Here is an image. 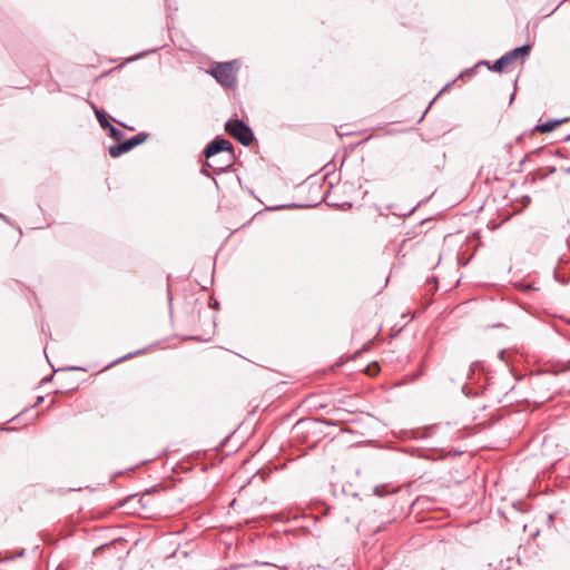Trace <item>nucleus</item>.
<instances>
[{"instance_id": "423d86ee", "label": "nucleus", "mask_w": 570, "mask_h": 570, "mask_svg": "<svg viewBox=\"0 0 570 570\" xmlns=\"http://www.w3.org/2000/svg\"><path fill=\"white\" fill-rule=\"evenodd\" d=\"M564 120H551V121H547V122H543V124H539L535 127V130L541 132V134H547V132H550V131L554 130Z\"/></svg>"}, {"instance_id": "7ed1b4c3", "label": "nucleus", "mask_w": 570, "mask_h": 570, "mask_svg": "<svg viewBox=\"0 0 570 570\" xmlns=\"http://www.w3.org/2000/svg\"><path fill=\"white\" fill-rule=\"evenodd\" d=\"M225 130L244 146L250 145L254 139L250 128L237 119L228 120L225 125Z\"/></svg>"}, {"instance_id": "9b49d317", "label": "nucleus", "mask_w": 570, "mask_h": 570, "mask_svg": "<svg viewBox=\"0 0 570 570\" xmlns=\"http://www.w3.org/2000/svg\"><path fill=\"white\" fill-rule=\"evenodd\" d=\"M374 493L379 497H383L387 493V491H385L383 485H380L374 489Z\"/></svg>"}, {"instance_id": "f03ea898", "label": "nucleus", "mask_w": 570, "mask_h": 570, "mask_svg": "<svg viewBox=\"0 0 570 570\" xmlns=\"http://www.w3.org/2000/svg\"><path fill=\"white\" fill-rule=\"evenodd\" d=\"M212 76L223 86L232 87L236 82L234 61L219 62L212 67Z\"/></svg>"}, {"instance_id": "6e6552de", "label": "nucleus", "mask_w": 570, "mask_h": 570, "mask_svg": "<svg viewBox=\"0 0 570 570\" xmlns=\"http://www.w3.org/2000/svg\"><path fill=\"white\" fill-rule=\"evenodd\" d=\"M509 65H507L505 60H503V58L501 57L500 59H498L493 67H492V70L497 71V72H501L503 71Z\"/></svg>"}, {"instance_id": "ddd939ff", "label": "nucleus", "mask_w": 570, "mask_h": 570, "mask_svg": "<svg viewBox=\"0 0 570 570\" xmlns=\"http://www.w3.org/2000/svg\"><path fill=\"white\" fill-rule=\"evenodd\" d=\"M567 171L570 173V168Z\"/></svg>"}, {"instance_id": "20e7f679", "label": "nucleus", "mask_w": 570, "mask_h": 570, "mask_svg": "<svg viewBox=\"0 0 570 570\" xmlns=\"http://www.w3.org/2000/svg\"><path fill=\"white\" fill-rule=\"evenodd\" d=\"M146 140V135L144 134H138L136 135L135 137L119 144V145H116V146H111L109 148V155L114 158H117L119 157L120 155L129 151L130 149H132L134 147L140 145L141 142H144Z\"/></svg>"}, {"instance_id": "0eeeda50", "label": "nucleus", "mask_w": 570, "mask_h": 570, "mask_svg": "<svg viewBox=\"0 0 570 570\" xmlns=\"http://www.w3.org/2000/svg\"><path fill=\"white\" fill-rule=\"evenodd\" d=\"M95 112H96V117H97V119H98V121H99L100 126H101L104 129H107V128L110 126V122L107 120V118H106V116H105L104 111H101V110H98V109H97Z\"/></svg>"}, {"instance_id": "39448f33", "label": "nucleus", "mask_w": 570, "mask_h": 570, "mask_svg": "<svg viewBox=\"0 0 570 570\" xmlns=\"http://www.w3.org/2000/svg\"><path fill=\"white\" fill-rule=\"evenodd\" d=\"M531 48L528 45L521 46L511 50L510 52L502 56L503 60H505L507 65H512L517 59L524 58L529 55Z\"/></svg>"}, {"instance_id": "9d476101", "label": "nucleus", "mask_w": 570, "mask_h": 570, "mask_svg": "<svg viewBox=\"0 0 570 570\" xmlns=\"http://www.w3.org/2000/svg\"><path fill=\"white\" fill-rule=\"evenodd\" d=\"M332 190L327 191L325 195H323V203H325L328 206H336L334 202L331 199Z\"/></svg>"}, {"instance_id": "1a4fd4ad", "label": "nucleus", "mask_w": 570, "mask_h": 570, "mask_svg": "<svg viewBox=\"0 0 570 570\" xmlns=\"http://www.w3.org/2000/svg\"><path fill=\"white\" fill-rule=\"evenodd\" d=\"M110 137L116 140H119L122 137V131L110 125L108 128Z\"/></svg>"}, {"instance_id": "f8f14e48", "label": "nucleus", "mask_w": 570, "mask_h": 570, "mask_svg": "<svg viewBox=\"0 0 570 570\" xmlns=\"http://www.w3.org/2000/svg\"><path fill=\"white\" fill-rule=\"evenodd\" d=\"M367 372H368L370 374H374V373L376 372V368H375L374 371H372V368H371V367H367Z\"/></svg>"}, {"instance_id": "f257e3e1", "label": "nucleus", "mask_w": 570, "mask_h": 570, "mask_svg": "<svg viewBox=\"0 0 570 570\" xmlns=\"http://www.w3.org/2000/svg\"><path fill=\"white\" fill-rule=\"evenodd\" d=\"M207 166L215 171H224L233 160V146L226 139L216 138L204 150Z\"/></svg>"}]
</instances>
